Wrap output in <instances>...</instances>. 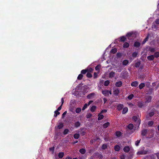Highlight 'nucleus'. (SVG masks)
<instances>
[{
    "label": "nucleus",
    "instance_id": "nucleus-11",
    "mask_svg": "<svg viewBox=\"0 0 159 159\" xmlns=\"http://www.w3.org/2000/svg\"><path fill=\"white\" fill-rule=\"evenodd\" d=\"M154 113L153 111H152L150 112L148 115L146 116V117L147 118H149V117H151L153 116L154 115Z\"/></svg>",
    "mask_w": 159,
    "mask_h": 159
},
{
    "label": "nucleus",
    "instance_id": "nucleus-63",
    "mask_svg": "<svg viewBox=\"0 0 159 159\" xmlns=\"http://www.w3.org/2000/svg\"><path fill=\"white\" fill-rule=\"evenodd\" d=\"M103 101L104 103H106L107 101V99L105 98H103Z\"/></svg>",
    "mask_w": 159,
    "mask_h": 159
},
{
    "label": "nucleus",
    "instance_id": "nucleus-34",
    "mask_svg": "<svg viewBox=\"0 0 159 159\" xmlns=\"http://www.w3.org/2000/svg\"><path fill=\"white\" fill-rule=\"evenodd\" d=\"M87 72L88 70L86 69L83 70L81 71V74H85Z\"/></svg>",
    "mask_w": 159,
    "mask_h": 159
},
{
    "label": "nucleus",
    "instance_id": "nucleus-52",
    "mask_svg": "<svg viewBox=\"0 0 159 159\" xmlns=\"http://www.w3.org/2000/svg\"><path fill=\"white\" fill-rule=\"evenodd\" d=\"M148 37H146V38H145L143 40V44H144V43H146V42L147 41V40L148 39Z\"/></svg>",
    "mask_w": 159,
    "mask_h": 159
},
{
    "label": "nucleus",
    "instance_id": "nucleus-1",
    "mask_svg": "<svg viewBox=\"0 0 159 159\" xmlns=\"http://www.w3.org/2000/svg\"><path fill=\"white\" fill-rule=\"evenodd\" d=\"M133 119L135 121H136L137 122V125L139 126L141 122V120L140 119H138V118L136 116H134L133 117Z\"/></svg>",
    "mask_w": 159,
    "mask_h": 159
},
{
    "label": "nucleus",
    "instance_id": "nucleus-12",
    "mask_svg": "<svg viewBox=\"0 0 159 159\" xmlns=\"http://www.w3.org/2000/svg\"><path fill=\"white\" fill-rule=\"evenodd\" d=\"M154 58V56L153 55H150L147 57V59L149 61L153 60Z\"/></svg>",
    "mask_w": 159,
    "mask_h": 159
},
{
    "label": "nucleus",
    "instance_id": "nucleus-43",
    "mask_svg": "<svg viewBox=\"0 0 159 159\" xmlns=\"http://www.w3.org/2000/svg\"><path fill=\"white\" fill-rule=\"evenodd\" d=\"M109 80H106L105 82L104 85L105 86H107L109 85Z\"/></svg>",
    "mask_w": 159,
    "mask_h": 159
},
{
    "label": "nucleus",
    "instance_id": "nucleus-41",
    "mask_svg": "<svg viewBox=\"0 0 159 159\" xmlns=\"http://www.w3.org/2000/svg\"><path fill=\"white\" fill-rule=\"evenodd\" d=\"M86 76L88 78H91L92 77V75L89 72H87L86 74Z\"/></svg>",
    "mask_w": 159,
    "mask_h": 159
},
{
    "label": "nucleus",
    "instance_id": "nucleus-28",
    "mask_svg": "<svg viewBox=\"0 0 159 159\" xmlns=\"http://www.w3.org/2000/svg\"><path fill=\"white\" fill-rule=\"evenodd\" d=\"M153 56H154V57H155L156 58L158 57H159V52H156L155 53L154 55Z\"/></svg>",
    "mask_w": 159,
    "mask_h": 159
},
{
    "label": "nucleus",
    "instance_id": "nucleus-40",
    "mask_svg": "<svg viewBox=\"0 0 159 159\" xmlns=\"http://www.w3.org/2000/svg\"><path fill=\"white\" fill-rule=\"evenodd\" d=\"M63 127V125L61 123H60L58 125L57 127L59 129H61Z\"/></svg>",
    "mask_w": 159,
    "mask_h": 159
},
{
    "label": "nucleus",
    "instance_id": "nucleus-5",
    "mask_svg": "<svg viewBox=\"0 0 159 159\" xmlns=\"http://www.w3.org/2000/svg\"><path fill=\"white\" fill-rule=\"evenodd\" d=\"M131 148H130L129 146H126L125 147L123 148L124 151L126 152H128L130 149Z\"/></svg>",
    "mask_w": 159,
    "mask_h": 159
},
{
    "label": "nucleus",
    "instance_id": "nucleus-10",
    "mask_svg": "<svg viewBox=\"0 0 159 159\" xmlns=\"http://www.w3.org/2000/svg\"><path fill=\"white\" fill-rule=\"evenodd\" d=\"M124 107V106L122 104H119L117 106V109L118 110H121Z\"/></svg>",
    "mask_w": 159,
    "mask_h": 159
},
{
    "label": "nucleus",
    "instance_id": "nucleus-33",
    "mask_svg": "<svg viewBox=\"0 0 159 159\" xmlns=\"http://www.w3.org/2000/svg\"><path fill=\"white\" fill-rule=\"evenodd\" d=\"M107 144H104L102 145V149L104 150L107 148Z\"/></svg>",
    "mask_w": 159,
    "mask_h": 159
},
{
    "label": "nucleus",
    "instance_id": "nucleus-31",
    "mask_svg": "<svg viewBox=\"0 0 159 159\" xmlns=\"http://www.w3.org/2000/svg\"><path fill=\"white\" fill-rule=\"evenodd\" d=\"M80 124L79 121H77L75 123V127L77 128L80 126Z\"/></svg>",
    "mask_w": 159,
    "mask_h": 159
},
{
    "label": "nucleus",
    "instance_id": "nucleus-14",
    "mask_svg": "<svg viewBox=\"0 0 159 159\" xmlns=\"http://www.w3.org/2000/svg\"><path fill=\"white\" fill-rule=\"evenodd\" d=\"M147 133V130L146 129H144L141 132V135L143 136H144L146 135Z\"/></svg>",
    "mask_w": 159,
    "mask_h": 159
},
{
    "label": "nucleus",
    "instance_id": "nucleus-20",
    "mask_svg": "<svg viewBox=\"0 0 159 159\" xmlns=\"http://www.w3.org/2000/svg\"><path fill=\"white\" fill-rule=\"evenodd\" d=\"M128 111V108L127 107H125L123 109V111H122V113L123 114H125Z\"/></svg>",
    "mask_w": 159,
    "mask_h": 159
},
{
    "label": "nucleus",
    "instance_id": "nucleus-47",
    "mask_svg": "<svg viewBox=\"0 0 159 159\" xmlns=\"http://www.w3.org/2000/svg\"><path fill=\"white\" fill-rule=\"evenodd\" d=\"M88 106V105L87 104L85 103L84 104V107L82 108V110H84L85 109H86L87 107Z\"/></svg>",
    "mask_w": 159,
    "mask_h": 159
},
{
    "label": "nucleus",
    "instance_id": "nucleus-35",
    "mask_svg": "<svg viewBox=\"0 0 159 159\" xmlns=\"http://www.w3.org/2000/svg\"><path fill=\"white\" fill-rule=\"evenodd\" d=\"M60 112L58 111H54V117H56L57 116L60 114Z\"/></svg>",
    "mask_w": 159,
    "mask_h": 159
},
{
    "label": "nucleus",
    "instance_id": "nucleus-13",
    "mask_svg": "<svg viewBox=\"0 0 159 159\" xmlns=\"http://www.w3.org/2000/svg\"><path fill=\"white\" fill-rule=\"evenodd\" d=\"M144 102H139L138 103V106L139 107H142L144 105Z\"/></svg>",
    "mask_w": 159,
    "mask_h": 159
},
{
    "label": "nucleus",
    "instance_id": "nucleus-26",
    "mask_svg": "<svg viewBox=\"0 0 159 159\" xmlns=\"http://www.w3.org/2000/svg\"><path fill=\"white\" fill-rule=\"evenodd\" d=\"M109 125L110 123L109 122H107V123L104 124L103 125V126L104 128H106Z\"/></svg>",
    "mask_w": 159,
    "mask_h": 159
},
{
    "label": "nucleus",
    "instance_id": "nucleus-36",
    "mask_svg": "<svg viewBox=\"0 0 159 159\" xmlns=\"http://www.w3.org/2000/svg\"><path fill=\"white\" fill-rule=\"evenodd\" d=\"M129 46V44L128 43H127V42H125L123 45V47L124 48H127Z\"/></svg>",
    "mask_w": 159,
    "mask_h": 159
},
{
    "label": "nucleus",
    "instance_id": "nucleus-16",
    "mask_svg": "<svg viewBox=\"0 0 159 159\" xmlns=\"http://www.w3.org/2000/svg\"><path fill=\"white\" fill-rule=\"evenodd\" d=\"M120 147L118 145H116L114 147L115 150L116 151H119L120 150Z\"/></svg>",
    "mask_w": 159,
    "mask_h": 159
},
{
    "label": "nucleus",
    "instance_id": "nucleus-19",
    "mask_svg": "<svg viewBox=\"0 0 159 159\" xmlns=\"http://www.w3.org/2000/svg\"><path fill=\"white\" fill-rule=\"evenodd\" d=\"M64 155V153L63 152H60L58 154V157L59 158H62Z\"/></svg>",
    "mask_w": 159,
    "mask_h": 159
},
{
    "label": "nucleus",
    "instance_id": "nucleus-48",
    "mask_svg": "<svg viewBox=\"0 0 159 159\" xmlns=\"http://www.w3.org/2000/svg\"><path fill=\"white\" fill-rule=\"evenodd\" d=\"M88 70V72H92L93 70V69L92 68H88L86 69Z\"/></svg>",
    "mask_w": 159,
    "mask_h": 159
},
{
    "label": "nucleus",
    "instance_id": "nucleus-60",
    "mask_svg": "<svg viewBox=\"0 0 159 159\" xmlns=\"http://www.w3.org/2000/svg\"><path fill=\"white\" fill-rule=\"evenodd\" d=\"M61 105H62L64 102V100L63 98H62L61 99Z\"/></svg>",
    "mask_w": 159,
    "mask_h": 159
},
{
    "label": "nucleus",
    "instance_id": "nucleus-61",
    "mask_svg": "<svg viewBox=\"0 0 159 159\" xmlns=\"http://www.w3.org/2000/svg\"><path fill=\"white\" fill-rule=\"evenodd\" d=\"M117 56L118 57H120L121 56V54L120 53H117Z\"/></svg>",
    "mask_w": 159,
    "mask_h": 159
},
{
    "label": "nucleus",
    "instance_id": "nucleus-49",
    "mask_svg": "<svg viewBox=\"0 0 159 159\" xmlns=\"http://www.w3.org/2000/svg\"><path fill=\"white\" fill-rule=\"evenodd\" d=\"M149 50L151 52H153L155 51V49L154 48H150Z\"/></svg>",
    "mask_w": 159,
    "mask_h": 159
},
{
    "label": "nucleus",
    "instance_id": "nucleus-51",
    "mask_svg": "<svg viewBox=\"0 0 159 159\" xmlns=\"http://www.w3.org/2000/svg\"><path fill=\"white\" fill-rule=\"evenodd\" d=\"M69 132V130L67 129H66L64 131V134H67Z\"/></svg>",
    "mask_w": 159,
    "mask_h": 159
},
{
    "label": "nucleus",
    "instance_id": "nucleus-29",
    "mask_svg": "<svg viewBox=\"0 0 159 159\" xmlns=\"http://www.w3.org/2000/svg\"><path fill=\"white\" fill-rule=\"evenodd\" d=\"M121 135V133L120 131H117L116 133V135L118 137H120Z\"/></svg>",
    "mask_w": 159,
    "mask_h": 159
},
{
    "label": "nucleus",
    "instance_id": "nucleus-7",
    "mask_svg": "<svg viewBox=\"0 0 159 159\" xmlns=\"http://www.w3.org/2000/svg\"><path fill=\"white\" fill-rule=\"evenodd\" d=\"M122 84V83L121 81L117 82L115 83V85L117 87H121Z\"/></svg>",
    "mask_w": 159,
    "mask_h": 159
},
{
    "label": "nucleus",
    "instance_id": "nucleus-50",
    "mask_svg": "<svg viewBox=\"0 0 159 159\" xmlns=\"http://www.w3.org/2000/svg\"><path fill=\"white\" fill-rule=\"evenodd\" d=\"M140 140H137L135 142V144L136 146H138L139 145V143L140 142Z\"/></svg>",
    "mask_w": 159,
    "mask_h": 159
},
{
    "label": "nucleus",
    "instance_id": "nucleus-32",
    "mask_svg": "<svg viewBox=\"0 0 159 159\" xmlns=\"http://www.w3.org/2000/svg\"><path fill=\"white\" fill-rule=\"evenodd\" d=\"M83 77V75L82 74H80L77 77V79L78 80H81Z\"/></svg>",
    "mask_w": 159,
    "mask_h": 159
},
{
    "label": "nucleus",
    "instance_id": "nucleus-46",
    "mask_svg": "<svg viewBox=\"0 0 159 159\" xmlns=\"http://www.w3.org/2000/svg\"><path fill=\"white\" fill-rule=\"evenodd\" d=\"M137 54L138 53L137 52H134L133 53L132 56L133 57H137Z\"/></svg>",
    "mask_w": 159,
    "mask_h": 159
},
{
    "label": "nucleus",
    "instance_id": "nucleus-39",
    "mask_svg": "<svg viewBox=\"0 0 159 159\" xmlns=\"http://www.w3.org/2000/svg\"><path fill=\"white\" fill-rule=\"evenodd\" d=\"M126 38L125 36H122L120 37V41L121 42H124L125 41Z\"/></svg>",
    "mask_w": 159,
    "mask_h": 159
},
{
    "label": "nucleus",
    "instance_id": "nucleus-23",
    "mask_svg": "<svg viewBox=\"0 0 159 159\" xmlns=\"http://www.w3.org/2000/svg\"><path fill=\"white\" fill-rule=\"evenodd\" d=\"M79 152L82 154H84L85 153L86 150L84 148H82L79 150Z\"/></svg>",
    "mask_w": 159,
    "mask_h": 159
},
{
    "label": "nucleus",
    "instance_id": "nucleus-9",
    "mask_svg": "<svg viewBox=\"0 0 159 159\" xmlns=\"http://www.w3.org/2000/svg\"><path fill=\"white\" fill-rule=\"evenodd\" d=\"M139 84V83L137 81H135L132 82L131 84V86L132 87H136Z\"/></svg>",
    "mask_w": 159,
    "mask_h": 159
},
{
    "label": "nucleus",
    "instance_id": "nucleus-30",
    "mask_svg": "<svg viewBox=\"0 0 159 159\" xmlns=\"http://www.w3.org/2000/svg\"><path fill=\"white\" fill-rule=\"evenodd\" d=\"M115 72L111 71V72L109 74V77L112 78L114 77L115 75Z\"/></svg>",
    "mask_w": 159,
    "mask_h": 159
},
{
    "label": "nucleus",
    "instance_id": "nucleus-6",
    "mask_svg": "<svg viewBox=\"0 0 159 159\" xmlns=\"http://www.w3.org/2000/svg\"><path fill=\"white\" fill-rule=\"evenodd\" d=\"M119 90L118 89H116L114 90L113 91V93L114 94L116 95L117 96L119 93Z\"/></svg>",
    "mask_w": 159,
    "mask_h": 159
},
{
    "label": "nucleus",
    "instance_id": "nucleus-44",
    "mask_svg": "<svg viewBox=\"0 0 159 159\" xmlns=\"http://www.w3.org/2000/svg\"><path fill=\"white\" fill-rule=\"evenodd\" d=\"M133 97H134L133 94H131L128 96V98L129 100H131V99H132V98H133Z\"/></svg>",
    "mask_w": 159,
    "mask_h": 159
},
{
    "label": "nucleus",
    "instance_id": "nucleus-38",
    "mask_svg": "<svg viewBox=\"0 0 159 159\" xmlns=\"http://www.w3.org/2000/svg\"><path fill=\"white\" fill-rule=\"evenodd\" d=\"M81 109L80 107L77 108L75 110V112L77 113H79L81 111Z\"/></svg>",
    "mask_w": 159,
    "mask_h": 159
},
{
    "label": "nucleus",
    "instance_id": "nucleus-4",
    "mask_svg": "<svg viewBox=\"0 0 159 159\" xmlns=\"http://www.w3.org/2000/svg\"><path fill=\"white\" fill-rule=\"evenodd\" d=\"M157 25H159V19H157L155 21V23H153L152 25V28L155 29H156L157 28V26L155 25V24Z\"/></svg>",
    "mask_w": 159,
    "mask_h": 159
},
{
    "label": "nucleus",
    "instance_id": "nucleus-57",
    "mask_svg": "<svg viewBox=\"0 0 159 159\" xmlns=\"http://www.w3.org/2000/svg\"><path fill=\"white\" fill-rule=\"evenodd\" d=\"M107 112V110H102L100 113L101 114H102L103 113H105V112Z\"/></svg>",
    "mask_w": 159,
    "mask_h": 159
},
{
    "label": "nucleus",
    "instance_id": "nucleus-27",
    "mask_svg": "<svg viewBox=\"0 0 159 159\" xmlns=\"http://www.w3.org/2000/svg\"><path fill=\"white\" fill-rule=\"evenodd\" d=\"M133 125L132 124H130L128 125V128L129 129H132L133 127Z\"/></svg>",
    "mask_w": 159,
    "mask_h": 159
},
{
    "label": "nucleus",
    "instance_id": "nucleus-53",
    "mask_svg": "<svg viewBox=\"0 0 159 159\" xmlns=\"http://www.w3.org/2000/svg\"><path fill=\"white\" fill-rule=\"evenodd\" d=\"M66 113H67V111H65L62 114V118H64V117H65V116L66 115Z\"/></svg>",
    "mask_w": 159,
    "mask_h": 159
},
{
    "label": "nucleus",
    "instance_id": "nucleus-22",
    "mask_svg": "<svg viewBox=\"0 0 159 159\" xmlns=\"http://www.w3.org/2000/svg\"><path fill=\"white\" fill-rule=\"evenodd\" d=\"M145 86V84L144 83L140 84L139 85V88L140 89H142Z\"/></svg>",
    "mask_w": 159,
    "mask_h": 159
},
{
    "label": "nucleus",
    "instance_id": "nucleus-55",
    "mask_svg": "<svg viewBox=\"0 0 159 159\" xmlns=\"http://www.w3.org/2000/svg\"><path fill=\"white\" fill-rule=\"evenodd\" d=\"M132 35V34L131 33H129L127 34L126 36H128V37H129L131 36Z\"/></svg>",
    "mask_w": 159,
    "mask_h": 159
},
{
    "label": "nucleus",
    "instance_id": "nucleus-56",
    "mask_svg": "<svg viewBox=\"0 0 159 159\" xmlns=\"http://www.w3.org/2000/svg\"><path fill=\"white\" fill-rule=\"evenodd\" d=\"M98 75L96 73L94 72V78H95L97 77Z\"/></svg>",
    "mask_w": 159,
    "mask_h": 159
},
{
    "label": "nucleus",
    "instance_id": "nucleus-58",
    "mask_svg": "<svg viewBox=\"0 0 159 159\" xmlns=\"http://www.w3.org/2000/svg\"><path fill=\"white\" fill-rule=\"evenodd\" d=\"M62 105H61L58 108V109H57V110H56L57 111H60L61 109V107H62Z\"/></svg>",
    "mask_w": 159,
    "mask_h": 159
},
{
    "label": "nucleus",
    "instance_id": "nucleus-42",
    "mask_svg": "<svg viewBox=\"0 0 159 159\" xmlns=\"http://www.w3.org/2000/svg\"><path fill=\"white\" fill-rule=\"evenodd\" d=\"M153 124V122L152 121H150L148 122V125L149 126H152Z\"/></svg>",
    "mask_w": 159,
    "mask_h": 159
},
{
    "label": "nucleus",
    "instance_id": "nucleus-54",
    "mask_svg": "<svg viewBox=\"0 0 159 159\" xmlns=\"http://www.w3.org/2000/svg\"><path fill=\"white\" fill-rule=\"evenodd\" d=\"M139 65H140L139 62H137V63H136V64H135V66L136 67H139Z\"/></svg>",
    "mask_w": 159,
    "mask_h": 159
},
{
    "label": "nucleus",
    "instance_id": "nucleus-62",
    "mask_svg": "<svg viewBox=\"0 0 159 159\" xmlns=\"http://www.w3.org/2000/svg\"><path fill=\"white\" fill-rule=\"evenodd\" d=\"M93 102V101H90L88 103V105H89L90 104H91V103H92Z\"/></svg>",
    "mask_w": 159,
    "mask_h": 159
},
{
    "label": "nucleus",
    "instance_id": "nucleus-45",
    "mask_svg": "<svg viewBox=\"0 0 159 159\" xmlns=\"http://www.w3.org/2000/svg\"><path fill=\"white\" fill-rule=\"evenodd\" d=\"M100 68V65H98L95 67V69L96 70H99Z\"/></svg>",
    "mask_w": 159,
    "mask_h": 159
},
{
    "label": "nucleus",
    "instance_id": "nucleus-17",
    "mask_svg": "<svg viewBox=\"0 0 159 159\" xmlns=\"http://www.w3.org/2000/svg\"><path fill=\"white\" fill-rule=\"evenodd\" d=\"M117 49L116 48H114L111 50V51L110 52L113 54H115L117 52Z\"/></svg>",
    "mask_w": 159,
    "mask_h": 159
},
{
    "label": "nucleus",
    "instance_id": "nucleus-21",
    "mask_svg": "<svg viewBox=\"0 0 159 159\" xmlns=\"http://www.w3.org/2000/svg\"><path fill=\"white\" fill-rule=\"evenodd\" d=\"M134 46L135 47L138 48L140 46V43L138 42H136L134 43Z\"/></svg>",
    "mask_w": 159,
    "mask_h": 159
},
{
    "label": "nucleus",
    "instance_id": "nucleus-24",
    "mask_svg": "<svg viewBox=\"0 0 159 159\" xmlns=\"http://www.w3.org/2000/svg\"><path fill=\"white\" fill-rule=\"evenodd\" d=\"M129 63V61L127 60H124L122 62L123 65L124 66H126Z\"/></svg>",
    "mask_w": 159,
    "mask_h": 159
},
{
    "label": "nucleus",
    "instance_id": "nucleus-37",
    "mask_svg": "<svg viewBox=\"0 0 159 159\" xmlns=\"http://www.w3.org/2000/svg\"><path fill=\"white\" fill-rule=\"evenodd\" d=\"M80 137V134H75L74 135V137L75 139H78Z\"/></svg>",
    "mask_w": 159,
    "mask_h": 159
},
{
    "label": "nucleus",
    "instance_id": "nucleus-3",
    "mask_svg": "<svg viewBox=\"0 0 159 159\" xmlns=\"http://www.w3.org/2000/svg\"><path fill=\"white\" fill-rule=\"evenodd\" d=\"M95 96L94 93H91L87 95V98L88 99H90L93 98Z\"/></svg>",
    "mask_w": 159,
    "mask_h": 159
},
{
    "label": "nucleus",
    "instance_id": "nucleus-18",
    "mask_svg": "<svg viewBox=\"0 0 159 159\" xmlns=\"http://www.w3.org/2000/svg\"><path fill=\"white\" fill-rule=\"evenodd\" d=\"M147 152L146 151H143L138 152V154L139 155L140 154H146L147 153Z\"/></svg>",
    "mask_w": 159,
    "mask_h": 159
},
{
    "label": "nucleus",
    "instance_id": "nucleus-2",
    "mask_svg": "<svg viewBox=\"0 0 159 159\" xmlns=\"http://www.w3.org/2000/svg\"><path fill=\"white\" fill-rule=\"evenodd\" d=\"M152 98V97L150 96H148L146 97L145 98V102L146 103L150 102H151Z\"/></svg>",
    "mask_w": 159,
    "mask_h": 159
},
{
    "label": "nucleus",
    "instance_id": "nucleus-15",
    "mask_svg": "<svg viewBox=\"0 0 159 159\" xmlns=\"http://www.w3.org/2000/svg\"><path fill=\"white\" fill-rule=\"evenodd\" d=\"M98 120H100L102 119L104 117V116L102 114H101V113H99L98 115Z\"/></svg>",
    "mask_w": 159,
    "mask_h": 159
},
{
    "label": "nucleus",
    "instance_id": "nucleus-8",
    "mask_svg": "<svg viewBox=\"0 0 159 159\" xmlns=\"http://www.w3.org/2000/svg\"><path fill=\"white\" fill-rule=\"evenodd\" d=\"M102 93L105 96H107L109 95V91L107 90L102 91Z\"/></svg>",
    "mask_w": 159,
    "mask_h": 159
},
{
    "label": "nucleus",
    "instance_id": "nucleus-59",
    "mask_svg": "<svg viewBox=\"0 0 159 159\" xmlns=\"http://www.w3.org/2000/svg\"><path fill=\"white\" fill-rule=\"evenodd\" d=\"M120 158V159H125V155H123L121 156Z\"/></svg>",
    "mask_w": 159,
    "mask_h": 159
},
{
    "label": "nucleus",
    "instance_id": "nucleus-64",
    "mask_svg": "<svg viewBox=\"0 0 159 159\" xmlns=\"http://www.w3.org/2000/svg\"><path fill=\"white\" fill-rule=\"evenodd\" d=\"M158 158H159V152L156 154Z\"/></svg>",
    "mask_w": 159,
    "mask_h": 159
},
{
    "label": "nucleus",
    "instance_id": "nucleus-25",
    "mask_svg": "<svg viewBox=\"0 0 159 159\" xmlns=\"http://www.w3.org/2000/svg\"><path fill=\"white\" fill-rule=\"evenodd\" d=\"M96 109V107L95 106H93L91 108L90 111L91 112H93Z\"/></svg>",
    "mask_w": 159,
    "mask_h": 159
}]
</instances>
